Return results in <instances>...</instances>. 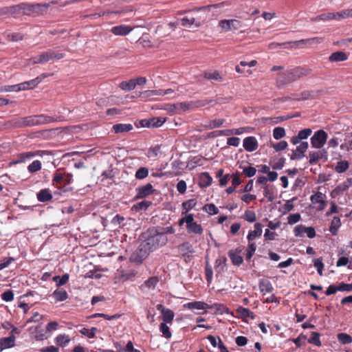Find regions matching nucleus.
Returning a JSON list of instances; mask_svg holds the SVG:
<instances>
[{"label": "nucleus", "mask_w": 352, "mask_h": 352, "mask_svg": "<svg viewBox=\"0 0 352 352\" xmlns=\"http://www.w3.org/2000/svg\"><path fill=\"white\" fill-rule=\"evenodd\" d=\"M143 237L144 239L141 242L142 247H145L150 252L165 245L168 242L165 234L158 232L155 228L148 229Z\"/></svg>", "instance_id": "f257e3e1"}, {"label": "nucleus", "mask_w": 352, "mask_h": 352, "mask_svg": "<svg viewBox=\"0 0 352 352\" xmlns=\"http://www.w3.org/2000/svg\"><path fill=\"white\" fill-rule=\"evenodd\" d=\"M311 72L310 69L300 67L285 71L278 75L276 78L277 87L283 88L292 82L309 75Z\"/></svg>", "instance_id": "f03ea898"}, {"label": "nucleus", "mask_w": 352, "mask_h": 352, "mask_svg": "<svg viewBox=\"0 0 352 352\" xmlns=\"http://www.w3.org/2000/svg\"><path fill=\"white\" fill-rule=\"evenodd\" d=\"M65 56L63 53L56 52L52 50H48L46 52H43L42 54L32 57L29 59L30 64L35 65V64H43L47 63L52 60H59L63 58Z\"/></svg>", "instance_id": "7ed1b4c3"}, {"label": "nucleus", "mask_w": 352, "mask_h": 352, "mask_svg": "<svg viewBox=\"0 0 352 352\" xmlns=\"http://www.w3.org/2000/svg\"><path fill=\"white\" fill-rule=\"evenodd\" d=\"M50 6L48 3H23V15L37 16L45 13Z\"/></svg>", "instance_id": "20e7f679"}, {"label": "nucleus", "mask_w": 352, "mask_h": 352, "mask_svg": "<svg viewBox=\"0 0 352 352\" xmlns=\"http://www.w3.org/2000/svg\"><path fill=\"white\" fill-rule=\"evenodd\" d=\"M25 127H30L51 123L56 121L53 117L40 114L24 117Z\"/></svg>", "instance_id": "39448f33"}, {"label": "nucleus", "mask_w": 352, "mask_h": 352, "mask_svg": "<svg viewBox=\"0 0 352 352\" xmlns=\"http://www.w3.org/2000/svg\"><path fill=\"white\" fill-rule=\"evenodd\" d=\"M73 182V175L68 173H60L57 170L53 176L52 184L58 186L64 184L69 185Z\"/></svg>", "instance_id": "423d86ee"}, {"label": "nucleus", "mask_w": 352, "mask_h": 352, "mask_svg": "<svg viewBox=\"0 0 352 352\" xmlns=\"http://www.w3.org/2000/svg\"><path fill=\"white\" fill-rule=\"evenodd\" d=\"M327 133L324 130H318L311 138V144L312 147L316 148H322L326 143Z\"/></svg>", "instance_id": "0eeeda50"}, {"label": "nucleus", "mask_w": 352, "mask_h": 352, "mask_svg": "<svg viewBox=\"0 0 352 352\" xmlns=\"http://www.w3.org/2000/svg\"><path fill=\"white\" fill-rule=\"evenodd\" d=\"M219 26L225 32L236 30L241 28L242 23L236 19H223L219 22Z\"/></svg>", "instance_id": "6e6552de"}, {"label": "nucleus", "mask_w": 352, "mask_h": 352, "mask_svg": "<svg viewBox=\"0 0 352 352\" xmlns=\"http://www.w3.org/2000/svg\"><path fill=\"white\" fill-rule=\"evenodd\" d=\"M145 247H142V244L140 243L138 248L131 254V261L136 263H142V261L148 256L150 254Z\"/></svg>", "instance_id": "1a4fd4ad"}, {"label": "nucleus", "mask_w": 352, "mask_h": 352, "mask_svg": "<svg viewBox=\"0 0 352 352\" xmlns=\"http://www.w3.org/2000/svg\"><path fill=\"white\" fill-rule=\"evenodd\" d=\"M322 38L319 37H314L311 38L301 39L299 41H288L284 42L280 45H292V47H294L295 49L302 48L305 45H310L316 41L317 43H320Z\"/></svg>", "instance_id": "9d476101"}, {"label": "nucleus", "mask_w": 352, "mask_h": 352, "mask_svg": "<svg viewBox=\"0 0 352 352\" xmlns=\"http://www.w3.org/2000/svg\"><path fill=\"white\" fill-rule=\"evenodd\" d=\"M45 153L44 151H29L19 153L16 155V160L13 162L14 164H21L25 162L27 160H29L36 156L42 155L43 153Z\"/></svg>", "instance_id": "9b49d317"}, {"label": "nucleus", "mask_w": 352, "mask_h": 352, "mask_svg": "<svg viewBox=\"0 0 352 352\" xmlns=\"http://www.w3.org/2000/svg\"><path fill=\"white\" fill-rule=\"evenodd\" d=\"M156 308L161 312L163 322L171 324L175 317L174 312L171 309L164 307L162 304L157 305Z\"/></svg>", "instance_id": "f8f14e48"}, {"label": "nucleus", "mask_w": 352, "mask_h": 352, "mask_svg": "<svg viewBox=\"0 0 352 352\" xmlns=\"http://www.w3.org/2000/svg\"><path fill=\"white\" fill-rule=\"evenodd\" d=\"M242 247H238L235 250H230L228 251V256L230 257L234 265L239 266L243 263V258L240 255V254L242 252Z\"/></svg>", "instance_id": "ddd939ff"}, {"label": "nucleus", "mask_w": 352, "mask_h": 352, "mask_svg": "<svg viewBox=\"0 0 352 352\" xmlns=\"http://www.w3.org/2000/svg\"><path fill=\"white\" fill-rule=\"evenodd\" d=\"M308 146L309 144L307 142H300V145L298 146L295 150L292 151V153L290 155V159L292 160L302 159L305 156L304 153L307 150Z\"/></svg>", "instance_id": "4468645a"}, {"label": "nucleus", "mask_w": 352, "mask_h": 352, "mask_svg": "<svg viewBox=\"0 0 352 352\" xmlns=\"http://www.w3.org/2000/svg\"><path fill=\"white\" fill-rule=\"evenodd\" d=\"M243 146L248 152H253L258 148V141L254 136L245 138L243 142Z\"/></svg>", "instance_id": "2eb2a0df"}, {"label": "nucleus", "mask_w": 352, "mask_h": 352, "mask_svg": "<svg viewBox=\"0 0 352 352\" xmlns=\"http://www.w3.org/2000/svg\"><path fill=\"white\" fill-rule=\"evenodd\" d=\"M136 199H143L153 194L154 189L151 184L138 187L137 189Z\"/></svg>", "instance_id": "dca6fc26"}, {"label": "nucleus", "mask_w": 352, "mask_h": 352, "mask_svg": "<svg viewBox=\"0 0 352 352\" xmlns=\"http://www.w3.org/2000/svg\"><path fill=\"white\" fill-rule=\"evenodd\" d=\"M325 199H326V195L319 191L317 192L316 193H315L314 195H312L310 197V200L312 204H319V206H318L319 210H322L324 208V207L326 206Z\"/></svg>", "instance_id": "f3484780"}, {"label": "nucleus", "mask_w": 352, "mask_h": 352, "mask_svg": "<svg viewBox=\"0 0 352 352\" xmlns=\"http://www.w3.org/2000/svg\"><path fill=\"white\" fill-rule=\"evenodd\" d=\"M133 29V28L129 25H119L112 27L111 32L116 36H126L129 34Z\"/></svg>", "instance_id": "a211bd4d"}, {"label": "nucleus", "mask_w": 352, "mask_h": 352, "mask_svg": "<svg viewBox=\"0 0 352 352\" xmlns=\"http://www.w3.org/2000/svg\"><path fill=\"white\" fill-rule=\"evenodd\" d=\"M42 80L41 77H36L34 79L25 81L21 83H19V89L20 91H25L34 88L36 87Z\"/></svg>", "instance_id": "6ab92c4d"}, {"label": "nucleus", "mask_w": 352, "mask_h": 352, "mask_svg": "<svg viewBox=\"0 0 352 352\" xmlns=\"http://www.w3.org/2000/svg\"><path fill=\"white\" fill-rule=\"evenodd\" d=\"M254 227V230L250 231L247 236L249 242H252L256 237H260L263 232V226L261 223H256Z\"/></svg>", "instance_id": "aec40b11"}, {"label": "nucleus", "mask_w": 352, "mask_h": 352, "mask_svg": "<svg viewBox=\"0 0 352 352\" xmlns=\"http://www.w3.org/2000/svg\"><path fill=\"white\" fill-rule=\"evenodd\" d=\"M15 336L10 335L7 338L0 339V348L1 351L5 349H8L14 346Z\"/></svg>", "instance_id": "412c9836"}, {"label": "nucleus", "mask_w": 352, "mask_h": 352, "mask_svg": "<svg viewBox=\"0 0 352 352\" xmlns=\"http://www.w3.org/2000/svg\"><path fill=\"white\" fill-rule=\"evenodd\" d=\"M37 199L41 202H47L52 199L51 190L49 188L41 190L36 195Z\"/></svg>", "instance_id": "4be33fe9"}, {"label": "nucleus", "mask_w": 352, "mask_h": 352, "mask_svg": "<svg viewBox=\"0 0 352 352\" xmlns=\"http://www.w3.org/2000/svg\"><path fill=\"white\" fill-rule=\"evenodd\" d=\"M113 131L116 133H122L125 132H129L131 130H133V126L131 124H116L113 125Z\"/></svg>", "instance_id": "5701e85b"}, {"label": "nucleus", "mask_w": 352, "mask_h": 352, "mask_svg": "<svg viewBox=\"0 0 352 352\" xmlns=\"http://www.w3.org/2000/svg\"><path fill=\"white\" fill-rule=\"evenodd\" d=\"M178 253L183 256L193 252L192 245L188 242H184L177 246Z\"/></svg>", "instance_id": "b1692460"}, {"label": "nucleus", "mask_w": 352, "mask_h": 352, "mask_svg": "<svg viewBox=\"0 0 352 352\" xmlns=\"http://www.w3.org/2000/svg\"><path fill=\"white\" fill-rule=\"evenodd\" d=\"M184 307L189 309H206L210 307L207 303L200 301L188 302Z\"/></svg>", "instance_id": "393cba45"}, {"label": "nucleus", "mask_w": 352, "mask_h": 352, "mask_svg": "<svg viewBox=\"0 0 352 352\" xmlns=\"http://www.w3.org/2000/svg\"><path fill=\"white\" fill-rule=\"evenodd\" d=\"M181 25L184 27H190L192 25H195L196 27H199L201 22L197 21L193 16H185L181 19Z\"/></svg>", "instance_id": "a878e982"}, {"label": "nucleus", "mask_w": 352, "mask_h": 352, "mask_svg": "<svg viewBox=\"0 0 352 352\" xmlns=\"http://www.w3.org/2000/svg\"><path fill=\"white\" fill-rule=\"evenodd\" d=\"M52 296L57 302L64 301L68 298V294L63 289H58L54 290Z\"/></svg>", "instance_id": "bb28decb"}, {"label": "nucleus", "mask_w": 352, "mask_h": 352, "mask_svg": "<svg viewBox=\"0 0 352 352\" xmlns=\"http://www.w3.org/2000/svg\"><path fill=\"white\" fill-rule=\"evenodd\" d=\"M347 59L346 54L341 51L336 52L332 53L329 58V60L330 62H339V61H344Z\"/></svg>", "instance_id": "cd10ccee"}, {"label": "nucleus", "mask_w": 352, "mask_h": 352, "mask_svg": "<svg viewBox=\"0 0 352 352\" xmlns=\"http://www.w3.org/2000/svg\"><path fill=\"white\" fill-rule=\"evenodd\" d=\"M10 13L14 18L23 14V3L10 6Z\"/></svg>", "instance_id": "c85d7f7f"}, {"label": "nucleus", "mask_w": 352, "mask_h": 352, "mask_svg": "<svg viewBox=\"0 0 352 352\" xmlns=\"http://www.w3.org/2000/svg\"><path fill=\"white\" fill-rule=\"evenodd\" d=\"M340 219L338 217H334L331 222L329 227V231L333 235H336L338 232V229L341 226Z\"/></svg>", "instance_id": "c756f323"}, {"label": "nucleus", "mask_w": 352, "mask_h": 352, "mask_svg": "<svg viewBox=\"0 0 352 352\" xmlns=\"http://www.w3.org/2000/svg\"><path fill=\"white\" fill-rule=\"evenodd\" d=\"M236 313L241 318H251L252 319L254 318V316L252 311H251L249 309L245 308L243 307H239L236 309Z\"/></svg>", "instance_id": "7c9ffc66"}, {"label": "nucleus", "mask_w": 352, "mask_h": 352, "mask_svg": "<svg viewBox=\"0 0 352 352\" xmlns=\"http://www.w3.org/2000/svg\"><path fill=\"white\" fill-rule=\"evenodd\" d=\"M212 178L208 173H203L200 175V186L206 188L211 185Z\"/></svg>", "instance_id": "2f4dec72"}, {"label": "nucleus", "mask_w": 352, "mask_h": 352, "mask_svg": "<svg viewBox=\"0 0 352 352\" xmlns=\"http://www.w3.org/2000/svg\"><path fill=\"white\" fill-rule=\"evenodd\" d=\"M186 229L189 233H194L197 234H201L204 230L202 226L197 222H194L190 225H186Z\"/></svg>", "instance_id": "473e14b6"}, {"label": "nucleus", "mask_w": 352, "mask_h": 352, "mask_svg": "<svg viewBox=\"0 0 352 352\" xmlns=\"http://www.w3.org/2000/svg\"><path fill=\"white\" fill-rule=\"evenodd\" d=\"M263 195L266 197L268 201H273L274 196V188L273 186H265L263 187Z\"/></svg>", "instance_id": "72a5a7b5"}, {"label": "nucleus", "mask_w": 352, "mask_h": 352, "mask_svg": "<svg viewBox=\"0 0 352 352\" xmlns=\"http://www.w3.org/2000/svg\"><path fill=\"white\" fill-rule=\"evenodd\" d=\"M260 290L263 294L270 293L273 291V287L268 280H263L259 283Z\"/></svg>", "instance_id": "f704fd0d"}, {"label": "nucleus", "mask_w": 352, "mask_h": 352, "mask_svg": "<svg viewBox=\"0 0 352 352\" xmlns=\"http://www.w3.org/2000/svg\"><path fill=\"white\" fill-rule=\"evenodd\" d=\"M333 19H336V14H334V12H327V13H323V14H319L311 20L314 21H331Z\"/></svg>", "instance_id": "c9c22d12"}, {"label": "nucleus", "mask_w": 352, "mask_h": 352, "mask_svg": "<svg viewBox=\"0 0 352 352\" xmlns=\"http://www.w3.org/2000/svg\"><path fill=\"white\" fill-rule=\"evenodd\" d=\"M349 167V163L346 160H342L337 162L335 166V171L338 173L345 172Z\"/></svg>", "instance_id": "e433bc0d"}, {"label": "nucleus", "mask_w": 352, "mask_h": 352, "mask_svg": "<svg viewBox=\"0 0 352 352\" xmlns=\"http://www.w3.org/2000/svg\"><path fill=\"white\" fill-rule=\"evenodd\" d=\"M56 344L60 346L64 347L70 342L69 336L60 334L55 339Z\"/></svg>", "instance_id": "4c0bfd02"}, {"label": "nucleus", "mask_w": 352, "mask_h": 352, "mask_svg": "<svg viewBox=\"0 0 352 352\" xmlns=\"http://www.w3.org/2000/svg\"><path fill=\"white\" fill-rule=\"evenodd\" d=\"M159 283V278L157 276H151L144 281L142 286H145L149 289H154Z\"/></svg>", "instance_id": "58836bf2"}, {"label": "nucleus", "mask_w": 352, "mask_h": 352, "mask_svg": "<svg viewBox=\"0 0 352 352\" xmlns=\"http://www.w3.org/2000/svg\"><path fill=\"white\" fill-rule=\"evenodd\" d=\"M119 87L124 91H131L135 88V83L134 79H131L129 81H122L120 83Z\"/></svg>", "instance_id": "ea45409f"}, {"label": "nucleus", "mask_w": 352, "mask_h": 352, "mask_svg": "<svg viewBox=\"0 0 352 352\" xmlns=\"http://www.w3.org/2000/svg\"><path fill=\"white\" fill-rule=\"evenodd\" d=\"M204 76L208 80H213L217 81L223 80V77L221 76L218 71H214L212 72H205Z\"/></svg>", "instance_id": "a19ab883"}, {"label": "nucleus", "mask_w": 352, "mask_h": 352, "mask_svg": "<svg viewBox=\"0 0 352 352\" xmlns=\"http://www.w3.org/2000/svg\"><path fill=\"white\" fill-rule=\"evenodd\" d=\"M338 341L342 344H350L352 342V336L346 333H340L337 336Z\"/></svg>", "instance_id": "79ce46f5"}, {"label": "nucleus", "mask_w": 352, "mask_h": 352, "mask_svg": "<svg viewBox=\"0 0 352 352\" xmlns=\"http://www.w3.org/2000/svg\"><path fill=\"white\" fill-rule=\"evenodd\" d=\"M42 168V164L40 160L33 161L28 166V170L30 173H34Z\"/></svg>", "instance_id": "37998d69"}, {"label": "nucleus", "mask_w": 352, "mask_h": 352, "mask_svg": "<svg viewBox=\"0 0 352 352\" xmlns=\"http://www.w3.org/2000/svg\"><path fill=\"white\" fill-rule=\"evenodd\" d=\"M224 122H225L224 119H215V120H210L208 122V124L206 126V128L209 129L219 128V127L221 126Z\"/></svg>", "instance_id": "c03bdc74"}, {"label": "nucleus", "mask_w": 352, "mask_h": 352, "mask_svg": "<svg viewBox=\"0 0 352 352\" xmlns=\"http://www.w3.org/2000/svg\"><path fill=\"white\" fill-rule=\"evenodd\" d=\"M320 333L313 331L311 333V337L308 340V342L312 344H314L317 346H320L322 345L321 341L320 340Z\"/></svg>", "instance_id": "a18cd8bd"}, {"label": "nucleus", "mask_w": 352, "mask_h": 352, "mask_svg": "<svg viewBox=\"0 0 352 352\" xmlns=\"http://www.w3.org/2000/svg\"><path fill=\"white\" fill-rule=\"evenodd\" d=\"M168 323H164L162 322L160 324V331L162 332L163 336L166 338L169 339L172 336V333L170 331L169 327L167 325Z\"/></svg>", "instance_id": "49530a36"}, {"label": "nucleus", "mask_w": 352, "mask_h": 352, "mask_svg": "<svg viewBox=\"0 0 352 352\" xmlns=\"http://www.w3.org/2000/svg\"><path fill=\"white\" fill-rule=\"evenodd\" d=\"M164 122V120H162L160 118H153L150 120L146 121V126L147 127H159Z\"/></svg>", "instance_id": "de8ad7c7"}, {"label": "nucleus", "mask_w": 352, "mask_h": 352, "mask_svg": "<svg viewBox=\"0 0 352 352\" xmlns=\"http://www.w3.org/2000/svg\"><path fill=\"white\" fill-rule=\"evenodd\" d=\"M10 124L15 128L25 127V118L24 117L14 118L10 121Z\"/></svg>", "instance_id": "09e8293b"}, {"label": "nucleus", "mask_w": 352, "mask_h": 352, "mask_svg": "<svg viewBox=\"0 0 352 352\" xmlns=\"http://www.w3.org/2000/svg\"><path fill=\"white\" fill-rule=\"evenodd\" d=\"M97 332L96 327H92L91 329L82 328L80 330V333L89 338H93L95 337L96 333Z\"/></svg>", "instance_id": "8fccbe9b"}, {"label": "nucleus", "mask_w": 352, "mask_h": 352, "mask_svg": "<svg viewBox=\"0 0 352 352\" xmlns=\"http://www.w3.org/2000/svg\"><path fill=\"white\" fill-rule=\"evenodd\" d=\"M69 274H65L62 276H56L54 277V280L56 281L58 287L62 286L67 283L69 280Z\"/></svg>", "instance_id": "3c124183"}, {"label": "nucleus", "mask_w": 352, "mask_h": 352, "mask_svg": "<svg viewBox=\"0 0 352 352\" xmlns=\"http://www.w3.org/2000/svg\"><path fill=\"white\" fill-rule=\"evenodd\" d=\"M197 205L195 199H188L182 204V207L185 210V212H188L190 210L194 208Z\"/></svg>", "instance_id": "603ef678"}, {"label": "nucleus", "mask_w": 352, "mask_h": 352, "mask_svg": "<svg viewBox=\"0 0 352 352\" xmlns=\"http://www.w3.org/2000/svg\"><path fill=\"white\" fill-rule=\"evenodd\" d=\"M205 276L208 283H211L213 276V271L208 261L206 262Z\"/></svg>", "instance_id": "864d4df0"}, {"label": "nucleus", "mask_w": 352, "mask_h": 352, "mask_svg": "<svg viewBox=\"0 0 352 352\" xmlns=\"http://www.w3.org/2000/svg\"><path fill=\"white\" fill-rule=\"evenodd\" d=\"M334 14H336V19L352 17V9L344 10L340 12H336Z\"/></svg>", "instance_id": "5fc2aeb1"}, {"label": "nucleus", "mask_w": 352, "mask_h": 352, "mask_svg": "<svg viewBox=\"0 0 352 352\" xmlns=\"http://www.w3.org/2000/svg\"><path fill=\"white\" fill-rule=\"evenodd\" d=\"M12 91H20L19 85H4L0 87V93L1 92H12Z\"/></svg>", "instance_id": "6e6d98bb"}, {"label": "nucleus", "mask_w": 352, "mask_h": 352, "mask_svg": "<svg viewBox=\"0 0 352 352\" xmlns=\"http://www.w3.org/2000/svg\"><path fill=\"white\" fill-rule=\"evenodd\" d=\"M148 175V169L146 167H141L135 173V178L138 179H143Z\"/></svg>", "instance_id": "4d7b16f0"}, {"label": "nucleus", "mask_w": 352, "mask_h": 352, "mask_svg": "<svg viewBox=\"0 0 352 352\" xmlns=\"http://www.w3.org/2000/svg\"><path fill=\"white\" fill-rule=\"evenodd\" d=\"M243 219L250 223L254 222L256 219L255 212L250 210H245L243 214Z\"/></svg>", "instance_id": "13d9d810"}, {"label": "nucleus", "mask_w": 352, "mask_h": 352, "mask_svg": "<svg viewBox=\"0 0 352 352\" xmlns=\"http://www.w3.org/2000/svg\"><path fill=\"white\" fill-rule=\"evenodd\" d=\"M203 209L210 214H217L219 213V209L214 204H206Z\"/></svg>", "instance_id": "bf43d9fd"}, {"label": "nucleus", "mask_w": 352, "mask_h": 352, "mask_svg": "<svg viewBox=\"0 0 352 352\" xmlns=\"http://www.w3.org/2000/svg\"><path fill=\"white\" fill-rule=\"evenodd\" d=\"M227 259L225 256H221L216 259L214 263V268L216 270L219 269V272L223 270Z\"/></svg>", "instance_id": "052dcab7"}, {"label": "nucleus", "mask_w": 352, "mask_h": 352, "mask_svg": "<svg viewBox=\"0 0 352 352\" xmlns=\"http://www.w3.org/2000/svg\"><path fill=\"white\" fill-rule=\"evenodd\" d=\"M285 136V131L283 127H276L273 130V137L276 140H280Z\"/></svg>", "instance_id": "680f3d73"}, {"label": "nucleus", "mask_w": 352, "mask_h": 352, "mask_svg": "<svg viewBox=\"0 0 352 352\" xmlns=\"http://www.w3.org/2000/svg\"><path fill=\"white\" fill-rule=\"evenodd\" d=\"M256 250V244L253 242H249L248 247L247 249L246 255H245V258L247 260L251 259V258L254 255Z\"/></svg>", "instance_id": "e2e57ef3"}, {"label": "nucleus", "mask_w": 352, "mask_h": 352, "mask_svg": "<svg viewBox=\"0 0 352 352\" xmlns=\"http://www.w3.org/2000/svg\"><path fill=\"white\" fill-rule=\"evenodd\" d=\"M241 173L239 171H236L231 175L232 185L234 187H237L241 184V179H240Z\"/></svg>", "instance_id": "0e129e2a"}, {"label": "nucleus", "mask_w": 352, "mask_h": 352, "mask_svg": "<svg viewBox=\"0 0 352 352\" xmlns=\"http://www.w3.org/2000/svg\"><path fill=\"white\" fill-rule=\"evenodd\" d=\"M314 265L317 268L318 273L322 276V270L324 268V264L322 263V258H318L314 259Z\"/></svg>", "instance_id": "69168bd1"}, {"label": "nucleus", "mask_w": 352, "mask_h": 352, "mask_svg": "<svg viewBox=\"0 0 352 352\" xmlns=\"http://www.w3.org/2000/svg\"><path fill=\"white\" fill-rule=\"evenodd\" d=\"M287 142L285 140H282L278 143L274 144L272 145L273 148L276 151H281L287 148Z\"/></svg>", "instance_id": "338daca9"}, {"label": "nucleus", "mask_w": 352, "mask_h": 352, "mask_svg": "<svg viewBox=\"0 0 352 352\" xmlns=\"http://www.w3.org/2000/svg\"><path fill=\"white\" fill-rule=\"evenodd\" d=\"M1 299L6 302L12 301L14 299V293L12 290L8 289L1 294Z\"/></svg>", "instance_id": "774afa93"}]
</instances>
